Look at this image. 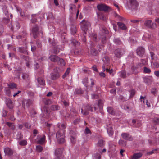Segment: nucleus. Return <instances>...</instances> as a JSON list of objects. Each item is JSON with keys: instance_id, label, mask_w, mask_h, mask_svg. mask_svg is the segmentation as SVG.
Listing matches in <instances>:
<instances>
[{"instance_id": "nucleus-1", "label": "nucleus", "mask_w": 159, "mask_h": 159, "mask_svg": "<svg viewBox=\"0 0 159 159\" xmlns=\"http://www.w3.org/2000/svg\"><path fill=\"white\" fill-rule=\"evenodd\" d=\"M49 58L51 61L56 62L58 64L61 66H64L65 64L64 60L57 55H52L49 57Z\"/></svg>"}, {"instance_id": "nucleus-2", "label": "nucleus", "mask_w": 159, "mask_h": 159, "mask_svg": "<svg viewBox=\"0 0 159 159\" xmlns=\"http://www.w3.org/2000/svg\"><path fill=\"white\" fill-rule=\"evenodd\" d=\"M90 26L91 24L90 22L84 20H83L81 22V29L85 34H86V32L88 28Z\"/></svg>"}, {"instance_id": "nucleus-3", "label": "nucleus", "mask_w": 159, "mask_h": 159, "mask_svg": "<svg viewBox=\"0 0 159 159\" xmlns=\"http://www.w3.org/2000/svg\"><path fill=\"white\" fill-rule=\"evenodd\" d=\"M93 111L92 107L89 105H83L81 108V113L84 116H86L89 114V111Z\"/></svg>"}, {"instance_id": "nucleus-4", "label": "nucleus", "mask_w": 159, "mask_h": 159, "mask_svg": "<svg viewBox=\"0 0 159 159\" xmlns=\"http://www.w3.org/2000/svg\"><path fill=\"white\" fill-rule=\"evenodd\" d=\"M59 68H56L54 69V73L51 74V79L52 80H56L58 79L60 76V75L58 71L59 70Z\"/></svg>"}, {"instance_id": "nucleus-5", "label": "nucleus", "mask_w": 159, "mask_h": 159, "mask_svg": "<svg viewBox=\"0 0 159 159\" xmlns=\"http://www.w3.org/2000/svg\"><path fill=\"white\" fill-rule=\"evenodd\" d=\"M31 33L34 39H36L38 37L39 34V31L38 26L35 25L32 27Z\"/></svg>"}, {"instance_id": "nucleus-6", "label": "nucleus", "mask_w": 159, "mask_h": 159, "mask_svg": "<svg viewBox=\"0 0 159 159\" xmlns=\"http://www.w3.org/2000/svg\"><path fill=\"white\" fill-rule=\"evenodd\" d=\"M62 149L61 148L57 149L55 152V155L56 156L55 159H63V156L62 155Z\"/></svg>"}, {"instance_id": "nucleus-7", "label": "nucleus", "mask_w": 159, "mask_h": 159, "mask_svg": "<svg viewBox=\"0 0 159 159\" xmlns=\"http://www.w3.org/2000/svg\"><path fill=\"white\" fill-rule=\"evenodd\" d=\"M98 9L100 11H103L105 12L108 11L110 9V8L106 4H99L97 6Z\"/></svg>"}, {"instance_id": "nucleus-8", "label": "nucleus", "mask_w": 159, "mask_h": 159, "mask_svg": "<svg viewBox=\"0 0 159 159\" xmlns=\"http://www.w3.org/2000/svg\"><path fill=\"white\" fill-rule=\"evenodd\" d=\"M6 104L10 109H12L14 107V105L12 101L10 98H7L6 99Z\"/></svg>"}, {"instance_id": "nucleus-9", "label": "nucleus", "mask_w": 159, "mask_h": 159, "mask_svg": "<svg viewBox=\"0 0 159 159\" xmlns=\"http://www.w3.org/2000/svg\"><path fill=\"white\" fill-rule=\"evenodd\" d=\"M130 4V8L132 9H137L138 3L136 0H129Z\"/></svg>"}, {"instance_id": "nucleus-10", "label": "nucleus", "mask_w": 159, "mask_h": 159, "mask_svg": "<svg viewBox=\"0 0 159 159\" xmlns=\"http://www.w3.org/2000/svg\"><path fill=\"white\" fill-rule=\"evenodd\" d=\"M145 52L144 48L142 47H138L136 50V53L140 57H142Z\"/></svg>"}, {"instance_id": "nucleus-11", "label": "nucleus", "mask_w": 159, "mask_h": 159, "mask_svg": "<svg viewBox=\"0 0 159 159\" xmlns=\"http://www.w3.org/2000/svg\"><path fill=\"white\" fill-rule=\"evenodd\" d=\"M122 137L125 140L128 141H132L133 138L129 134L126 133H123L121 134Z\"/></svg>"}, {"instance_id": "nucleus-12", "label": "nucleus", "mask_w": 159, "mask_h": 159, "mask_svg": "<svg viewBox=\"0 0 159 159\" xmlns=\"http://www.w3.org/2000/svg\"><path fill=\"white\" fill-rule=\"evenodd\" d=\"M123 50L121 48H118L116 49L114 52V54L118 58H120L122 56V51Z\"/></svg>"}, {"instance_id": "nucleus-13", "label": "nucleus", "mask_w": 159, "mask_h": 159, "mask_svg": "<svg viewBox=\"0 0 159 159\" xmlns=\"http://www.w3.org/2000/svg\"><path fill=\"white\" fill-rule=\"evenodd\" d=\"M154 24H155L152 23L151 20H146L144 23V25L145 26L149 28H153V26Z\"/></svg>"}, {"instance_id": "nucleus-14", "label": "nucleus", "mask_w": 159, "mask_h": 159, "mask_svg": "<svg viewBox=\"0 0 159 159\" xmlns=\"http://www.w3.org/2000/svg\"><path fill=\"white\" fill-rule=\"evenodd\" d=\"M18 49L19 52L23 54H25L27 55L28 54L27 46H26L25 47H19Z\"/></svg>"}, {"instance_id": "nucleus-15", "label": "nucleus", "mask_w": 159, "mask_h": 159, "mask_svg": "<svg viewBox=\"0 0 159 159\" xmlns=\"http://www.w3.org/2000/svg\"><path fill=\"white\" fill-rule=\"evenodd\" d=\"M104 64L103 66L105 65L106 66H108L110 63V59L109 57L107 56H105L102 59Z\"/></svg>"}, {"instance_id": "nucleus-16", "label": "nucleus", "mask_w": 159, "mask_h": 159, "mask_svg": "<svg viewBox=\"0 0 159 159\" xmlns=\"http://www.w3.org/2000/svg\"><path fill=\"white\" fill-rule=\"evenodd\" d=\"M4 152L6 155H11L13 153V151L11 149L9 148H6L4 149Z\"/></svg>"}, {"instance_id": "nucleus-17", "label": "nucleus", "mask_w": 159, "mask_h": 159, "mask_svg": "<svg viewBox=\"0 0 159 159\" xmlns=\"http://www.w3.org/2000/svg\"><path fill=\"white\" fill-rule=\"evenodd\" d=\"M37 81L40 85L44 86L45 85V80L42 77H38L37 79Z\"/></svg>"}, {"instance_id": "nucleus-18", "label": "nucleus", "mask_w": 159, "mask_h": 159, "mask_svg": "<svg viewBox=\"0 0 159 159\" xmlns=\"http://www.w3.org/2000/svg\"><path fill=\"white\" fill-rule=\"evenodd\" d=\"M20 23L18 22H16L12 26L11 30L12 31H13L14 29L18 30L20 28Z\"/></svg>"}, {"instance_id": "nucleus-19", "label": "nucleus", "mask_w": 159, "mask_h": 159, "mask_svg": "<svg viewBox=\"0 0 159 159\" xmlns=\"http://www.w3.org/2000/svg\"><path fill=\"white\" fill-rule=\"evenodd\" d=\"M117 25L119 27H120L121 30H125L127 29V27L125 25L121 22H118L117 23Z\"/></svg>"}, {"instance_id": "nucleus-20", "label": "nucleus", "mask_w": 159, "mask_h": 159, "mask_svg": "<svg viewBox=\"0 0 159 159\" xmlns=\"http://www.w3.org/2000/svg\"><path fill=\"white\" fill-rule=\"evenodd\" d=\"M56 137L57 138H59L60 137H65L64 134V132H62L60 130L58 131L56 134Z\"/></svg>"}, {"instance_id": "nucleus-21", "label": "nucleus", "mask_w": 159, "mask_h": 159, "mask_svg": "<svg viewBox=\"0 0 159 159\" xmlns=\"http://www.w3.org/2000/svg\"><path fill=\"white\" fill-rule=\"evenodd\" d=\"M50 109L53 111H56L60 109V107L57 105H52L50 107Z\"/></svg>"}, {"instance_id": "nucleus-22", "label": "nucleus", "mask_w": 159, "mask_h": 159, "mask_svg": "<svg viewBox=\"0 0 159 159\" xmlns=\"http://www.w3.org/2000/svg\"><path fill=\"white\" fill-rule=\"evenodd\" d=\"M97 145L98 147L102 148L105 145V141L102 139H100L98 142Z\"/></svg>"}, {"instance_id": "nucleus-23", "label": "nucleus", "mask_w": 159, "mask_h": 159, "mask_svg": "<svg viewBox=\"0 0 159 159\" xmlns=\"http://www.w3.org/2000/svg\"><path fill=\"white\" fill-rule=\"evenodd\" d=\"M102 68L104 71L106 70L107 72L109 73L110 74H111L113 72L112 69H109L108 68V66L106 67L105 65L102 66Z\"/></svg>"}, {"instance_id": "nucleus-24", "label": "nucleus", "mask_w": 159, "mask_h": 159, "mask_svg": "<svg viewBox=\"0 0 159 159\" xmlns=\"http://www.w3.org/2000/svg\"><path fill=\"white\" fill-rule=\"evenodd\" d=\"M99 38L101 40L102 43L103 44L105 43L106 42V36L105 35H100Z\"/></svg>"}, {"instance_id": "nucleus-25", "label": "nucleus", "mask_w": 159, "mask_h": 159, "mask_svg": "<svg viewBox=\"0 0 159 159\" xmlns=\"http://www.w3.org/2000/svg\"><path fill=\"white\" fill-rule=\"evenodd\" d=\"M45 137L44 135H43L42 137L38 141V143L39 144H42L44 143Z\"/></svg>"}, {"instance_id": "nucleus-26", "label": "nucleus", "mask_w": 159, "mask_h": 159, "mask_svg": "<svg viewBox=\"0 0 159 159\" xmlns=\"http://www.w3.org/2000/svg\"><path fill=\"white\" fill-rule=\"evenodd\" d=\"M39 14H33L32 15V19H31V21L32 23H34L36 21L37 19L36 18H35V16H37L39 15Z\"/></svg>"}, {"instance_id": "nucleus-27", "label": "nucleus", "mask_w": 159, "mask_h": 159, "mask_svg": "<svg viewBox=\"0 0 159 159\" xmlns=\"http://www.w3.org/2000/svg\"><path fill=\"white\" fill-rule=\"evenodd\" d=\"M107 111L110 114L112 115H114L115 112L114 111L113 109L111 107H108L107 108Z\"/></svg>"}, {"instance_id": "nucleus-28", "label": "nucleus", "mask_w": 159, "mask_h": 159, "mask_svg": "<svg viewBox=\"0 0 159 159\" xmlns=\"http://www.w3.org/2000/svg\"><path fill=\"white\" fill-rule=\"evenodd\" d=\"M22 69L20 68L18 70H17L16 71L15 75L16 78H18V79L20 78V71Z\"/></svg>"}, {"instance_id": "nucleus-29", "label": "nucleus", "mask_w": 159, "mask_h": 159, "mask_svg": "<svg viewBox=\"0 0 159 159\" xmlns=\"http://www.w3.org/2000/svg\"><path fill=\"white\" fill-rule=\"evenodd\" d=\"M142 156V154L141 153H134L133 154V156L136 158V159L140 158Z\"/></svg>"}, {"instance_id": "nucleus-30", "label": "nucleus", "mask_w": 159, "mask_h": 159, "mask_svg": "<svg viewBox=\"0 0 159 159\" xmlns=\"http://www.w3.org/2000/svg\"><path fill=\"white\" fill-rule=\"evenodd\" d=\"M44 104L46 105H48L52 103V101L50 99H45L43 101Z\"/></svg>"}, {"instance_id": "nucleus-31", "label": "nucleus", "mask_w": 159, "mask_h": 159, "mask_svg": "<svg viewBox=\"0 0 159 159\" xmlns=\"http://www.w3.org/2000/svg\"><path fill=\"white\" fill-rule=\"evenodd\" d=\"M84 51L82 50L75 49L74 51V53L75 54L79 55L83 53Z\"/></svg>"}, {"instance_id": "nucleus-32", "label": "nucleus", "mask_w": 159, "mask_h": 159, "mask_svg": "<svg viewBox=\"0 0 159 159\" xmlns=\"http://www.w3.org/2000/svg\"><path fill=\"white\" fill-rule=\"evenodd\" d=\"M129 92L130 93V98H132L135 94V90L134 89H130V90L129 91Z\"/></svg>"}, {"instance_id": "nucleus-33", "label": "nucleus", "mask_w": 159, "mask_h": 159, "mask_svg": "<svg viewBox=\"0 0 159 159\" xmlns=\"http://www.w3.org/2000/svg\"><path fill=\"white\" fill-rule=\"evenodd\" d=\"M90 53L92 55L96 56L98 54V51L95 49L93 48L91 50Z\"/></svg>"}, {"instance_id": "nucleus-34", "label": "nucleus", "mask_w": 159, "mask_h": 159, "mask_svg": "<svg viewBox=\"0 0 159 159\" xmlns=\"http://www.w3.org/2000/svg\"><path fill=\"white\" fill-rule=\"evenodd\" d=\"M119 144L122 146H125L126 145V142L122 140H120L118 142Z\"/></svg>"}, {"instance_id": "nucleus-35", "label": "nucleus", "mask_w": 159, "mask_h": 159, "mask_svg": "<svg viewBox=\"0 0 159 159\" xmlns=\"http://www.w3.org/2000/svg\"><path fill=\"white\" fill-rule=\"evenodd\" d=\"M151 72L150 69L146 67H144L143 68V72L145 73L149 74Z\"/></svg>"}, {"instance_id": "nucleus-36", "label": "nucleus", "mask_w": 159, "mask_h": 159, "mask_svg": "<svg viewBox=\"0 0 159 159\" xmlns=\"http://www.w3.org/2000/svg\"><path fill=\"white\" fill-rule=\"evenodd\" d=\"M19 144L21 146H25L27 144V142L26 140H24L20 141L19 143Z\"/></svg>"}, {"instance_id": "nucleus-37", "label": "nucleus", "mask_w": 159, "mask_h": 159, "mask_svg": "<svg viewBox=\"0 0 159 159\" xmlns=\"http://www.w3.org/2000/svg\"><path fill=\"white\" fill-rule=\"evenodd\" d=\"M29 77V75L24 73H22V78L23 79L26 80L28 79Z\"/></svg>"}, {"instance_id": "nucleus-38", "label": "nucleus", "mask_w": 159, "mask_h": 159, "mask_svg": "<svg viewBox=\"0 0 159 159\" xmlns=\"http://www.w3.org/2000/svg\"><path fill=\"white\" fill-rule=\"evenodd\" d=\"M33 103V102L32 100L30 99H28L26 101V106L27 107H29L30 106L32 105Z\"/></svg>"}, {"instance_id": "nucleus-39", "label": "nucleus", "mask_w": 159, "mask_h": 159, "mask_svg": "<svg viewBox=\"0 0 159 159\" xmlns=\"http://www.w3.org/2000/svg\"><path fill=\"white\" fill-rule=\"evenodd\" d=\"M20 57L21 58L25 60L26 61H29L30 60V58L28 56L22 55L20 56Z\"/></svg>"}, {"instance_id": "nucleus-40", "label": "nucleus", "mask_w": 159, "mask_h": 159, "mask_svg": "<svg viewBox=\"0 0 159 159\" xmlns=\"http://www.w3.org/2000/svg\"><path fill=\"white\" fill-rule=\"evenodd\" d=\"M75 93L76 94H80L83 93L82 90L80 89H76L75 91Z\"/></svg>"}, {"instance_id": "nucleus-41", "label": "nucleus", "mask_w": 159, "mask_h": 159, "mask_svg": "<svg viewBox=\"0 0 159 159\" xmlns=\"http://www.w3.org/2000/svg\"><path fill=\"white\" fill-rule=\"evenodd\" d=\"M65 137H61L58 139V142L59 144H62L65 142Z\"/></svg>"}, {"instance_id": "nucleus-42", "label": "nucleus", "mask_w": 159, "mask_h": 159, "mask_svg": "<svg viewBox=\"0 0 159 159\" xmlns=\"http://www.w3.org/2000/svg\"><path fill=\"white\" fill-rule=\"evenodd\" d=\"M120 76L122 78H125L126 77V72L125 70H122L120 72Z\"/></svg>"}, {"instance_id": "nucleus-43", "label": "nucleus", "mask_w": 159, "mask_h": 159, "mask_svg": "<svg viewBox=\"0 0 159 159\" xmlns=\"http://www.w3.org/2000/svg\"><path fill=\"white\" fill-rule=\"evenodd\" d=\"M70 69V68H68L67 69L66 71L62 76L63 78H64L68 75L69 74Z\"/></svg>"}, {"instance_id": "nucleus-44", "label": "nucleus", "mask_w": 159, "mask_h": 159, "mask_svg": "<svg viewBox=\"0 0 159 159\" xmlns=\"http://www.w3.org/2000/svg\"><path fill=\"white\" fill-rule=\"evenodd\" d=\"M8 86L10 88L13 89L16 88V85L14 83H11L10 84H8Z\"/></svg>"}, {"instance_id": "nucleus-45", "label": "nucleus", "mask_w": 159, "mask_h": 159, "mask_svg": "<svg viewBox=\"0 0 159 159\" xmlns=\"http://www.w3.org/2000/svg\"><path fill=\"white\" fill-rule=\"evenodd\" d=\"M70 137H76L75 132L72 130H71L70 132Z\"/></svg>"}, {"instance_id": "nucleus-46", "label": "nucleus", "mask_w": 159, "mask_h": 159, "mask_svg": "<svg viewBox=\"0 0 159 159\" xmlns=\"http://www.w3.org/2000/svg\"><path fill=\"white\" fill-rule=\"evenodd\" d=\"M30 116L32 117H34L35 115L36 114V112L34 111V109H33L30 112Z\"/></svg>"}, {"instance_id": "nucleus-47", "label": "nucleus", "mask_w": 159, "mask_h": 159, "mask_svg": "<svg viewBox=\"0 0 159 159\" xmlns=\"http://www.w3.org/2000/svg\"><path fill=\"white\" fill-rule=\"evenodd\" d=\"M36 151L38 152H41L43 150V147L41 145L37 146L36 147Z\"/></svg>"}, {"instance_id": "nucleus-48", "label": "nucleus", "mask_w": 159, "mask_h": 159, "mask_svg": "<svg viewBox=\"0 0 159 159\" xmlns=\"http://www.w3.org/2000/svg\"><path fill=\"white\" fill-rule=\"evenodd\" d=\"M98 105L100 108H101L103 106V102L102 100H99L98 101Z\"/></svg>"}, {"instance_id": "nucleus-49", "label": "nucleus", "mask_w": 159, "mask_h": 159, "mask_svg": "<svg viewBox=\"0 0 159 159\" xmlns=\"http://www.w3.org/2000/svg\"><path fill=\"white\" fill-rule=\"evenodd\" d=\"M107 130L108 133L110 135H112L113 134V130L111 127H110L109 128H108Z\"/></svg>"}, {"instance_id": "nucleus-50", "label": "nucleus", "mask_w": 159, "mask_h": 159, "mask_svg": "<svg viewBox=\"0 0 159 159\" xmlns=\"http://www.w3.org/2000/svg\"><path fill=\"white\" fill-rule=\"evenodd\" d=\"M4 32V27L3 26L0 24V36H1L3 34Z\"/></svg>"}, {"instance_id": "nucleus-51", "label": "nucleus", "mask_w": 159, "mask_h": 159, "mask_svg": "<svg viewBox=\"0 0 159 159\" xmlns=\"http://www.w3.org/2000/svg\"><path fill=\"white\" fill-rule=\"evenodd\" d=\"M153 122L156 125H159V118H154L153 120Z\"/></svg>"}, {"instance_id": "nucleus-52", "label": "nucleus", "mask_w": 159, "mask_h": 159, "mask_svg": "<svg viewBox=\"0 0 159 159\" xmlns=\"http://www.w3.org/2000/svg\"><path fill=\"white\" fill-rule=\"evenodd\" d=\"M70 140L72 143L74 144L76 141V137H70Z\"/></svg>"}, {"instance_id": "nucleus-53", "label": "nucleus", "mask_w": 159, "mask_h": 159, "mask_svg": "<svg viewBox=\"0 0 159 159\" xmlns=\"http://www.w3.org/2000/svg\"><path fill=\"white\" fill-rule=\"evenodd\" d=\"M150 53L151 54V57L152 60L153 61L156 60H157V58L155 57L154 56L155 55L154 53L152 52H150Z\"/></svg>"}, {"instance_id": "nucleus-54", "label": "nucleus", "mask_w": 159, "mask_h": 159, "mask_svg": "<svg viewBox=\"0 0 159 159\" xmlns=\"http://www.w3.org/2000/svg\"><path fill=\"white\" fill-rule=\"evenodd\" d=\"M60 52V50L57 48H55L53 49L52 53L57 54Z\"/></svg>"}, {"instance_id": "nucleus-55", "label": "nucleus", "mask_w": 159, "mask_h": 159, "mask_svg": "<svg viewBox=\"0 0 159 159\" xmlns=\"http://www.w3.org/2000/svg\"><path fill=\"white\" fill-rule=\"evenodd\" d=\"M6 93L8 96H10L11 94L10 89L8 88H5Z\"/></svg>"}, {"instance_id": "nucleus-56", "label": "nucleus", "mask_w": 159, "mask_h": 159, "mask_svg": "<svg viewBox=\"0 0 159 159\" xmlns=\"http://www.w3.org/2000/svg\"><path fill=\"white\" fill-rule=\"evenodd\" d=\"M157 92V89L155 88H152L151 91V93L154 95H155L156 94Z\"/></svg>"}, {"instance_id": "nucleus-57", "label": "nucleus", "mask_w": 159, "mask_h": 159, "mask_svg": "<svg viewBox=\"0 0 159 159\" xmlns=\"http://www.w3.org/2000/svg\"><path fill=\"white\" fill-rule=\"evenodd\" d=\"M114 41L115 43L119 44L121 43V41L119 39H114Z\"/></svg>"}, {"instance_id": "nucleus-58", "label": "nucleus", "mask_w": 159, "mask_h": 159, "mask_svg": "<svg viewBox=\"0 0 159 159\" xmlns=\"http://www.w3.org/2000/svg\"><path fill=\"white\" fill-rule=\"evenodd\" d=\"M43 110H44V111L47 114H49V111L48 109V107L47 106H44L43 107Z\"/></svg>"}, {"instance_id": "nucleus-59", "label": "nucleus", "mask_w": 159, "mask_h": 159, "mask_svg": "<svg viewBox=\"0 0 159 159\" xmlns=\"http://www.w3.org/2000/svg\"><path fill=\"white\" fill-rule=\"evenodd\" d=\"M95 157L97 159H101V155L99 153H96L95 155Z\"/></svg>"}, {"instance_id": "nucleus-60", "label": "nucleus", "mask_w": 159, "mask_h": 159, "mask_svg": "<svg viewBox=\"0 0 159 159\" xmlns=\"http://www.w3.org/2000/svg\"><path fill=\"white\" fill-rule=\"evenodd\" d=\"M36 44L38 48H41L42 47V44L39 40H37L36 42Z\"/></svg>"}, {"instance_id": "nucleus-61", "label": "nucleus", "mask_w": 159, "mask_h": 159, "mask_svg": "<svg viewBox=\"0 0 159 159\" xmlns=\"http://www.w3.org/2000/svg\"><path fill=\"white\" fill-rule=\"evenodd\" d=\"M88 78L85 77L83 80V82L84 84L85 85H87L88 83Z\"/></svg>"}, {"instance_id": "nucleus-62", "label": "nucleus", "mask_w": 159, "mask_h": 159, "mask_svg": "<svg viewBox=\"0 0 159 159\" xmlns=\"http://www.w3.org/2000/svg\"><path fill=\"white\" fill-rule=\"evenodd\" d=\"M102 31L103 33H104L106 34H107L108 33V31L107 30L106 28H102Z\"/></svg>"}, {"instance_id": "nucleus-63", "label": "nucleus", "mask_w": 159, "mask_h": 159, "mask_svg": "<svg viewBox=\"0 0 159 159\" xmlns=\"http://www.w3.org/2000/svg\"><path fill=\"white\" fill-rule=\"evenodd\" d=\"M85 133L86 134H91V133L90 130L88 128L86 127L85 129Z\"/></svg>"}, {"instance_id": "nucleus-64", "label": "nucleus", "mask_w": 159, "mask_h": 159, "mask_svg": "<svg viewBox=\"0 0 159 159\" xmlns=\"http://www.w3.org/2000/svg\"><path fill=\"white\" fill-rule=\"evenodd\" d=\"M144 82L147 84L151 82V80L149 79L146 78H144Z\"/></svg>"}]
</instances>
